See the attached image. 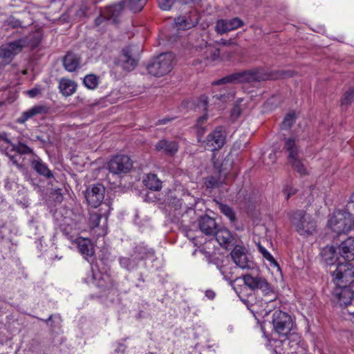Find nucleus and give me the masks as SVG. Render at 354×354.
I'll return each mask as SVG.
<instances>
[{"label": "nucleus", "mask_w": 354, "mask_h": 354, "mask_svg": "<svg viewBox=\"0 0 354 354\" xmlns=\"http://www.w3.org/2000/svg\"><path fill=\"white\" fill-rule=\"evenodd\" d=\"M272 77L262 68L243 71L227 75L212 83L213 85H221L226 83H254L270 80Z\"/></svg>", "instance_id": "obj_1"}, {"label": "nucleus", "mask_w": 354, "mask_h": 354, "mask_svg": "<svg viewBox=\"0 0 354 354\" xmlns=\"http://www.w3.org/2000/svg\"><path fill=\"white\" fill-rule=\"evenodd\" d=\"M133 164V160L127 155H116L111 157L107 162V169L112 176L118 178V182L111 183L109 175L107 176L109 182L115 186L120 185V178L131 171Z\"/></svg>", "instance_id": "obj_2"}, {"label": "nucleus", "mask_w": 354, "mask_h": 354, "mask_svg": "<svg viewBox=\"0 0 354 354\" xmlns=\"http://www.w3.org/2000/svg\"><path fill=\"white\" fill-rule=\"evenodd\" d=\"M288 215L292 224L300 235H311L315 231L317 227L315 221L304 210L292 211Z\"/></svg>", "instance_id": "obj_3"}, {"label": "nucleus", "mask_w": 354, "mask_h": 354, "mask_svg": "<svg viewBox=\"0 0 354 354\" xmlns=\"http://www.w3.org/2000/svg\"><path fill=\"white\" fill-rule=\"evenodd\" d=\"M174 59V56L172 53H162L148 63L147 70L153 76L162 77L172 70Z\"/></svg>", "instance_id": "obj_4"}, {"label": "nucleus", "mask_w": 354, "mask_h": 354, "mask_svg": "<svg viewBox=\"0 0 354 354\" xmlns=\"http://www.w3.org/2000/svg\"><path fill=\"white\" fill-rule=\"evenodd\" d=\"M330 272L335 286L354 288V265L352 263H338L335 269Z\"/></svg>", "instance_id": "obj_5"}, {"label": "nucleus", "mask_w": 354, "mask_h": 354, "mask_svg": "<svg viewBox=\"0 0 354 354\" xmlns=\"http://www.w3.org/2000/svg\"><path fill=\"white\" fill-rule=\"evenodd\" d=\"M352 225V215L346 211L335 212L328 221V226L337 234L349 232Z\"/></svg>", "instance_id": "obj_6"}, {"label": "nucleus", "mask_w": 354, "mask_h": 354, "mask_svg": "<svg viewBox=\"0 0 354 354\" xmlns=\"http://www.w3.org/2000/svg\"><path fill=\"white\" fill-rule=\"evenodd\" d=\"M272 323L274 330L281 337H288L292 333L293 322L290 315L281 310H275L272 314Z\"/></svg>", "instance_id": "obj_7"}, {"label": "nucleus", "mask_w": 354, "mask_h": 354, "mask_svg": "<svg viewBox=\"0 0 354 354\" xmlns=\"http://www.w3.org/2000/svg\"><path fill=\"white\" fill-rule=\"evenodd\" d=\"M283 149L288 153V160L293 169L301 176L308 174L307 169L302 160L298 158V149L295 140L292 138H286Z\"/></svg>", "instance_id": "obj_8"}, {"label": "nucleus", "mask_w": 354, "mask_h": 354, "mask_svg": "<svg viewBox=\"0 0 354 354\" xmlns=\"http://www.w3.org/2000/svg\"><path fill=\"white\" fill-rule=\"evenodd\" d=\"M24 41L16 39L0 46V68L12 62L24 48Z\"/></svg>", "instance_id": "obj_9"}, {"label": "nucleus", "mask_w": 354, "mask_h": 354, "mask_svg": "<svg viewBox=\"0 0 354 354\" xmlns=\"http://www.w3.org/2000/svg\"><path fill=\"white\" fill-rule=\"evenodd\" d=\"M134 46H128L124 48L118 57L115 59L114 64L124 71H133L138 65V59L136 55Z\"/></svg>", "instance_id": "obj_10"}, {"label": "nucleus", "mask_w": 354, "mask_h": 354, "mask_svg": "<svg viewBox=\"0 0 354 354\" xmlns=\"http://www.w3.org/2000/svg\"><path fill=\"white\" fill-rule=\"evenodd\" d=\"M354 299V288L350 286H336L332 292V302L340 307H346Z\"/></svg>", "instance_id": "obj_11"}, {"label": "nucleus", "mask_w": 354, "mask_h": 354, "mask_svg": "<svg viewBox=\"0 0 354 354\" xmlns=\"http://www.w3.org/2000/svg\"><path fill=\"white\" fill-rule=\"evenodd\" d=\"M243 281L250 289L260 290L264 295H273V297L275 298L272 287L264 277L247 274L243 276Z\"/></svg>", "instance_id": "obj_12"}, {"label": "nucleus", "mask_w": 354, "mask_h": 354, "mask_svg": "<svg viewBox=\"0 0 354 354\" xmlns=\"http://www.w3.org/2000/svg\"><path fill=\"white\" fill-rule=\"evenodd\" d=\"M226 129L223 126H218L212 131L205 140V148L215 151L221 149L226 142Z\"/></svg>", "instance_id": "obj_13"}, {"label": "nucleus", "mask_w": 354, "mask_h": 354, "mask_svg": "<svg viewBox=\"0 0 354 354\" xmlns=\"http://www.w3.org/2000/svg\"><path fill=\"white\" fill-rule=\"evenodd\" d=\"M105 187L101 184L93 185L87 188L85 194L86 200L89 205L97 207L104 198Z\"/></svg>", "instance_id": "obj_14"}, {"label": "nucleus", "mask_w": 354, "mask_h": 354, "mask_svg": "<svg viewBox=\"0 0 354 354\" xmlns=\"http://www.w3.org/2000/svg\"><path fill=\"white\" fill-rule=\"evenodd\" d=\"M199 21V16L196 10H191L175 18L176 26L180 30H188L195 27Z\"/></svg>", "instance_id": "obj_15"}, {"label": "nucleus", "mask_w": 354, "mask_h": 354, "mask_svg": "<svg viewBox=\"0 0 354 354\" xmlns=\"http://www.w3.org/2000/svg\"><path fill=\"white\" fill-rule=\"evenodd\" d=\"M286 337L283 344L288 346L287 354H306L305 348L301 344V337L298 333L292 332Z\"/></svg>", "instance_id": "obj_16"}, {"label": "nucleus", "mask_w": 354, "mask_h": 354, "mask_svg": "<svg viewBox=\"0 0 354 354\" xmlns=\"http://www.w3.org/2000/svg\"><path fill=\"white\" fill-rule=\"evenodd\" d=\"M243 26V21L239 17L231 19H218L216 23L215 30L217 33L223 35Z\"/></svg>", "instance_id": "obj_17"}, {"label": "nucleus", "mask_w": 354, "mask_h": 354, "mask_svg": "<svg viewBox=\"0 0 354 354\" xmlns=\"http://www.w3.org/2000/svg\"><path fill=\"white\" fill-rule=\"evenodd\" d=\"M219 225L215 218L207 214L201 216L198 219V227L200 231L206 236H213L216 234V230Z\"/></svg>", "instance_id": "obj_18"}, {"label": "nucleus", "mask_w": 354, "mask_h": 354, "mask_svg": "<svg viewBox=\"0 0 354 354\" xmlns=\"http://www.w3.org/2000/svg\"><path fill=\"white\" fill-rule=\"evenodd\" d=\"M231 257L234 262L242 269L252 268L253 263L248 259L245 249L236 245L231 252Z\"/></svg>", "instance_id": "obj_19"}, {"label": "nucleus", "mask_w": 354, "mask_h": 354, "mask_svg": "<svg viewBox=\"0 0 354 354\" xmlns=\"http://www.w3.org/2000/svg\"><path fill=\"white\" fill-rule=\"evenodd\" d=\"M125 8V1L121 0L116 3L107 6L104 10V15L109 20H111L114 24H118L119 18Z\"/></svg>", "instance_id": "obj_20"}, {"label": "nucleus", "mask_w": 354, "mask_h": 354, "mask_svg": "<svg viewBox=\"0 0 354 354\" xmlns=\"http://www.w3.org/2000/svg\"><path fill=\"white\" fill-rule=\"evenodd\" d=\"M339 253L346 261L354 260V237L350 236L339 245Z\"/></svg>", "instance_id": "obj_21"}, {"label": "nucleus", "mask_w": 354, "mask_h": 354, "mask_svg": "<svg viewBox=\"0 0 354 354\" xmlns=\"http://www.w3.org/2000/svg\"><path fill=\"white\" fill-rule=\"evenodd\" d=\"M155 251L152 248H149L143 243H140L133 248L131 256V257H135L139 261L153 257Z\"/></svg>", "instance_id": "obj_22"}, {"label": "nucleus", "mask_w": 354, "mask_h": 354, "mask_svg": "<svg viewBox=\"0 0 354 354\" xmlns=\"http://www.w3.org/2000/svg\"><path fill=\"white\" fill-rule=\"evenodd\" d=\"M48 108L44 105H37L26 111L22 113L21 115L17 118V122L19 124L25 123L29 118L40 114L47 113Z\"/></svg>", "instance_id": "obj_23"}, {"label": "nucleus", "mask_w": 354, "mask_h": 354, "mask_svg": "<svg viewBox=\"0 0 354 354\" xmlns=\"http://www.w3.org/2000/svg\"><path fill=\"white\" fill-rule=\"evenodd\" d=\"M76 243L78 250L86 259L94 255V248L88 239L79 238L77 239Z\"/></svg>", "instance_id": "obj_24"}, {"label": "nucleus", "mask_w": 354, "mask_h": 354, "mask_svg": "<svg viewBox=\"0 0 354 354\" xmlns=\"http://www.w3.org/2000/svg\"><path fill=\"white\" fill-rule=\"evenodd\" d=\"M156 149L158 151H162L167 155L173 156L178 151V145L176 141L162 140L156 145Z\"/></svg>", "instance_id": "obj_25"}, {"label": "nucleus", "mask_w": 354, "mask_h": 354, "mask_svg": "<svg viewBox=\"0 0 354 354\" xmlns=\"http://www.w3.org/2000/svg\"><path fill=\"white\" fill-rule=\"evenodd\" d=\"M212 236H215L219 244L225 248H227L234 240L230 232L226 228L220 227V225L216 230V234H214Z\"/></svg>", "instance_id": "obj_26"}, {"label": "nucleus", "mask_w": 354, "mask_h": 354, "mask_svg": "<svg viewBox=\"0 0 354 354\" xmlns=\"http://www.w3.org/2000/svg\"><path fill=\"white\" fill-rule=\"evenodd\" d=\"M63 64L66 70L73 72L80 66V57L73 53H68L63 59Z\"/></svg>", "instance_id": "obj_27"}, {"label": "nucleus", "mask_w": 354, "mask_h": 354, "mask_svg": "<svg viewBox=\"0 0 354 354\" xmlns=\"http://www.w3.org/2000/svg\"><path fill=\"white\" fill-rule=\"evenodd\" d=\"M41 39L42 33L40 30H37L29 34L28 35L20 38L19 39L23 40L24 41L23 45L24 48L27 46H29L31 48H35L39 45Z\"/></svg>", "instance_id": "obj_28"}, {"label": "nucleus", "mask_w": 354, "mask_h": 354, "mask_svg": "<svg viewBox=\"0 0 354 354\" xmlns=\"http://www.w3.org/2000/svg\"><path fill=\"white\" fill-rule=\"evenodd\" d=\"M59 88L61 93L64 96L67 97L73 95L75 92L77 84L74 81L63 78L59 82Z\"/></svg>", "instance_id": "obj_29"}, {"label": "nucleus", "mask_w": 354, "mask_h": 354, "mask_svg": "<svg viewBox=\"0 0 354 354\" xmlns=\"http://www.w3.org/2000/svg\"><path fill=\"white\" fill-rule=\"evenodd\" d=\"M143 182L145 185L151 190L158 191L162 188V182L156 174H148Z\"/></svg>", "instance_id": "obj_30"}, {"label": "nucleus", "mask_w": 354, "mask_h": 354, "mask_svg": "<svg viewBox=\"0 0 354 354\" xmlns=\"http://www.w3.org/2000/svg\"><path fill=\"white\" fill-rule=\"evenodd\" d=\"M31 165L40 175L44 176L48 178L53 177V174L50 170L41 160H33Z\"/></svg>", "instance_id": "obj_31"}, {"label": "nucleus", "mask_w": 354, "mask_h": 354, "mask_svg": "<svg viewBox=\"0 0 354 354\" xmlns=\"http://www.w3.org/2000/svg\"><path fill=\"white\" fill-rule=\"evenodd\" d=\"M119 263L121 267L127 270L128 271L136 269L138 266V261L135 257H120Z\"/></svg>", "instance_id": "obj_32"}, {"label": "nucleus", "mask_w": 354, "mask_h": 354, "mask_svg": "<svg viewBox=\"0 0 354 354\" xmlns=\"http://www.w3.org/2000/svg\"><path fill=\"white\" fill-rule=\"evenodd\" d=\"M125 1V7L133 12H138L145 6L147 0H122Z\"/></svg>", "instance_id": "obj_33"}, {"label": "nucleus", "mask_w": 354, "mask_h": 354, "mask_svg": "<svg viewBox=\"0 0 354 354\" xmlns=\"http://www.w3.org/2000/svg\"><path fill=\"white\" fill-rule=\"evenodd\" d=\"M322 257L324 261L328 264L333 266L336 261V252L333 247H326L322 252Z\"/></svg>", "instance_id": "obj_34"}, {"label": "nucleus", "mask_w": 354, "mask_h": 354, "mask_svg": "<svg viewBox=\"0 0 354 354\" xmlns=\"http://www.w3.org/2000/svg\"><path fill=\"white\" fill-rule=\"evenodd\" d=\"M220 271L221 274L223 276V278L229 282L230 286L233 288L234 290H236V288L234 287V283L236 281H238L240 279L238 277H236L235 278L233 277V272L230 270H227V268L225 267H221L220 268Z\"/></svg>", "instance_id": "obj_35"}, {"label": "nucleus", "mask_w": 354, "mask_h": 354, "mask_svg": "<svg viewBox=\"0 0 354 354\" xmlns=\"http://www.w3.org/2000/svg\"><path fill=\"white\" fill-rule=\"evenodd\" d=\"M353 100L354 86H351L343 93L341 98V105L348 106L353 102Z\"/></svg>", "instance_id": "obj_36"}, {"label": "nucleus", "mask_w": 354, "mask_h": 354, "mask_svg": "<svg viewBox=\"0 0 354 354\" xmlns=\"http://www.w3.org/2000/svg\"><path fill=\"white\" fill-rule=\"evenodd\" d=\"M268 74L271 75V76L272 77L270 80H271L291 77L294 75V71L290 70H278L275 71L268 72Z\"/></svg>", "instance_id": "obj_37"}, {"label": "nucleus", "mask_w": 354, "mask_h": 354, "mask_svg": "<svg viewBox=\"0 0 354 354\" xmlns=\"http://www.w3.org/2000/svg\"><path fill=\"white\" fill-rule=\"evenodd\" d=\"M219 210L225 215L231 222H234L236 220L235 213L232 208L229 205L223 204L221 203H218Z\"/></svg>", "instance_id": "obj_38"}, {"label": "nucleus", "mask_w": 354, "mask_h": 354, "mask_svg": "<svg viewBox=\"0 0 354 354\" xmlns=\"http://www.w3.org/2000/svg\"><path fill=\"white\" fill-rule=\"evenodd\" d=\"M11 145L12 146V150L20 155L33 153L32 149L24 143L19 142L17 145L12 143Z\"/></svg>", "instance_id": "obj_39"}, {"label": "nucleus", "mask_w": 354, "mask_h": 354, "mask_svg": "<svg viewBox=\"0 0 354 354\" xmlns=\"http://www.w3.org/2000/svg\"><path fill=\"white\" fill-rule=\"evenodd\" d=\"M233 97V93L226 88H222L219 93L213 95V98L225 102Z\"/></svg>", "instance_id": "obj_40"}, {"label": "nucleus", "mask_w": 354, "mask_h": 354, "mask_svg": "<svg viewBox=\"0 0 354 354\" xmlns=\"http://www.w3.org/2000/svg\"><path fill=\"white\" fill-rule=\"evenodd\" d=\"M84 84L89 89H94L98 85V77L95 75H88L83 80Z\"/></svg>", "instance_id": "obj_41"}, {"label": "nucleus", "mask_w": 354, "mask_h": 354, "mask_svg": "<svg viewBox=\"0 0 354 354\" xmlns=\"http://www.w3.org/2000/svg\"><path fill=\"white\" fill-rule=\"evenodd\" d=\"M295 119L296 116L295 113H290L287 114L281 122V128L284 129L290 128L295 122Z\"/></svg>", "instance_id": "obj_42"}, {"label": "nucleus", "mask_w": 354, "mask_h": 354, "mask_svg": "<svg viewBox=\"0 0 354 354\" xmlns=\"http://www.w3.org/2000/svg\"><path fill=\"white\" fill-rule=\"evenodd\" d=\"M102 218V214L98 212H92L89 216V225L91 228L97 227Z\"/></svg>", "instance_id": "obj_43"}, {"label": "nucleus", "mask_w": 354, "mask_h": 354, "mask_svg": "<svg viewBox=\"0 0 354 354\" xmlns=\"http://www.w3.org/2000/svg\"><path fill=\"white\" fill-rule=\"evenodd\" d=\"M259 250L262 254L263 257L270 261L271 265L279 268V266L274 258L261 245H259Z\"/></svg>", "instance_id": "obj_44"}, {"label": "nucleus", "mask_w": 354, "mask_h": 354, "mask_svg": "<svg viewBox=\"0 0 354 354\" xmlns=\"http://www.w3.org/2000/svg\"><path fill=\"white\" fill-rule=\"evenodd\" d=\"M205 185L208 189H214L218 186V180L212 176H207L205 179Z\"/></svg>", "instance_id": "obj_45"}, {"label": "nucleus", "mask_w": 354, "mask_h": 354, "mask_svg": "<svg viewBox=\"0 0 354 354\" xmlns=\"http://www.w3.org/2000/svg\"><path fill=\"white\" fill-rule=\"evenodd\" d=\"M176 0H158L160 8L163 10H169Z\"/></svg>", "instance_id": "obj_46"}, {"label": "nucleus", "mask_w": 354, "mask_h": 354, "mask_svg": "<svg viewBox=\"0 0 354 354\" xmlns=\"http://www.w3.org/2000/svg\"><path fill=\"white\" fill-rule=\"evenodd\" d=\"M243 100L241 98L237 100V104L231 110V117L233 120L237 119L241 113V109L240 108L239 103L241 102Z\"/></svg>", "instance_id": "obj_47"}, {"label": "nucleus", "mask_w": 354, "mask_h": 354, "mask_svg": "<svg viewBox=\"0 0 354 354\" xmlns=\"http://www.w3.org/2000/svg\"><path fill=\"white\" fill-rule=\"evenodd\" d=\"M88 11V7L86 5H82L75 12L76 18L81 19L86 16Z\"/></svg>", "instance_id": "obj_48"}, {"label": "nucleus", "mask_w": 354, "mask_h": 354, "mask_svg": "<svg viewBox=\"0 0 354 354\" xmlns=\"http://www.w3.org/2000/svg\"><path fill=\"white\" fill-rule=\"evenodd\" d=\"M109 20L106 18V15H104V10L103 12H102L95 20V24L96 26H99L101 25L104 21Z\"/></svg>", "instance_id": "obj_49"}, {"label": "nucleus", "mask_w": 354, "mask_h": 354, "mask_svg": "<svg viewBox=\"0 0 354 354\" xmlns=\"http://www.w3.org/2000/svg\"><path fill=\"white\" fill-rule=\"evenodd\" d=\"M297 189L295 188H293L292 187H286L284 189V192L286 194V199H289V198L295 194L297 193Z\"/></svg>", "instance_id": "obj_50"}, {"label": "nucleus", "mask_w": 354, "mask_h": 354, "mask_svg": "<svg viewBox=\"0 0 354 354\" xmlns=\"http://www.w3.org/2000/svg\"><path fill=\"white\" fill-rule=\"evenodd\" d=\"M196 127L197 128L196 133H197V136H198V141L201 142V138H202L203 135L204 134V133L205 132L206 128L203 126H199V127Z\"/></svg>", "instance_id": "obj_51"}, {"label": "nucleus", "mask_w": 354, "mask_h": 354, "mask_svg": "<svg viewBox=\"0 0 354 354\" xmlns=\"http://www.w3.org/2000/svg\"><path fill=\"white\" fill-rule=\"evenodd\" d=\"M8 24L12 28L21 27V22L14 18L9 20Z\"/></svg>", "instance_id": "obj_52"}, {"label": "nucleus", "mask_w": 354, "mask_h": 354, "mask_svg": "<svg viewBox=\"0 0 354 354\" xmlns=\"http://www.w3.org/2000/svg\"><path fill=\"white\" fill-rule=\"evenodd\" d=\"M207 113L204 114L203 115L199 117L197 120V122L196 124V127L203 126V124L206 122L207 120Z\"/></svg>", "instance_id": "obj_53"}, {"label": "nucleus", "mask_w": 354, "mask_h": 354, "mask_svg": "<svg viewBox=\"0 0 354 354\" xmlns=\"http://www.w3.org/2000/svg\"><path fill=\"white\" fill-rule=\"evenodd\" d=\"M199 103L204 107V110L207 111V106L208 104V98L205 95H202L199 99Z\"/></svg>", "instance_id": "obj_54"}, {"label": "nucleus", "mask_w": 354, "mask_h": 354, "mask_svg": "<svg viewBox=\"0 0 354 354\" xmlns=\"http://www.w3.org/2000/svg\"><path fill=\"white\" fill-rule=\"evenodd\" d=\"M8 156L13 165H16L18 168L22 167V165L19 163L18 160L17 159V156L8 155Z\"/></svg>", "instance_id": "obj_55"}, {"label": "nucleus", "mask_w": 354, "mask_h": 354, "mask_svg": "<svg viewBox=\"0 0 354 354\" xmlns=\"http://www.w3.org/2000/svg\"><path fill=\"white\" fill-rule=\"evenodd\" d=\"M28 95L30 97H36L38 94L40 93V90L39 88H32V89H30L29 91H28Z\"/></svg>", "instance_id": "obj_56"}, {"label": "nucleus", "mask_w": 354, "mask_h": 354, "mask_svg": "<svg viewBox=\"0 0 354 354\" xmlns=\"http://www.w3.org/2000/svg\"><path fill=\"white\" fill-rule=\"evenodd\" d=\"M55 193L57 195L55 201L57 202L61 203L62 201V200H63V196H62V194L61 193V190L59 189H55Z\"/></svg>", "instance_id": "obj_57"}, {"label": "nucleus", "mask_w": 354, "mask_h": 354, "mask_svg": "<svg viewBox=\"0 0 354 354\" xmlns=\"http://www.w3.org/2000/svg\"><path fill=\"white\" fill-rule=\"evenodd\" d=\"M205 296L209 299H213L215 297V292L212 290H207L205 291Z\"/></svg>", "instance_id": "obj_58"}, {"label": "nucleus", "mask_w": 354, "mask_h": 354, "mask_svg": "<svg viewBox=\"0 0 354 354\" xmlns=\"http://www.w3.org/2000/svg\"><path fill=\"white\" fill-rule=\"evenodd\" d=\"M0 140H3L4 142H6L8 144H10V145L12 144L10 140L7 138V135L5 133H0Z\"/></svg>", "instance_id": "obj_59"}, {"label": "nucleus", "mask_w": 354, "mask_h": 354, "mask_svg": "<svg viewBox=\"0 0 354 354\" xmlns=\"http://www.w3.org/2000/svg\"><path fill=\"white\" fill-rule=\"evenodd\" d=\"M221 44H222L224 46H229L230 44H232V42L230 41L222 39Z\"/></svg>", "instance_id": "obj_60"}, {"label": "nucleus", "mask_w": 354, "mask_h": 354, "mask_svg": "<svg viewBox=\"0 0 354 354\" xmlns=\"http://www.w3.org/2000/svg\"><path fill=\"white\" fill-rule=\"evenodd\" d=\"M54 318H55L54 322H57V324L59 325L60 322H61V317H60V316L56 315V316H55Z\"/></svg>", "instance_id": "obj_61"}, {"label": "nucleus", "mask_w": 354, "mask_h": 354, "mask_svg": "<svg viewBox=\"0 0 354 354\" xmlns=\"http://www.w3.org/2000/svg\"><path fill=\"white\" fill-rule=\"evenodd\" d=\"M218 54H219L218 50H214L213 53H212L213 58L214 59L215 57H218Z\"/></svg>", "instance_id": "obj_62"}, {"label": "nucleus", "mask_w": 354, "mask_h": 354, "mask_svg": "<svg viewBox=\"0 0 354 354\" xmlns=\"http://www.w3.org/2000/svg\"><path fill=\"white\" fill-rule=\"evenodd\" d=\"M269 158L272 160V162H274L275 160V153H270L269 156Z\"/></svg>", "instance_id": "obj_63"}, {"label": "nucleus", "mask_w": 354, "mask_h": 354, "mask_svg": "<svg viewBox=\"0 0 354 354\" xmlns=\"http://www.w3.org/2000/svg\"><path fill=\"white\" fill-rule=\"evenodd\" d=\"M350 203L354 204V192L352 194V195L350 197Z\"/></svg>", "instance_id": "obj_64"}]
</instances>
